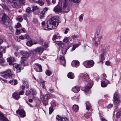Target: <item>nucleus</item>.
Listing matches in <instances>:
<instances>
[{
    "mask_svg": "<svg viewBox=\"0 0 121 121\" xmlns=\"http://www.w3.org/2000/svg\"><path fill=\"white\" fill-rule=\"evenodd\" d=\"M67 76L68 77L71 79H73L74 78V74L70 72L68 74Z\"/></svg>",
    "mask_w": 121,
    "mask_h": 121,
    "instance_id": "b1692460",
    "label": "nucleus"
},
{
    "mask_svg": "<svg viewBox=\"0 0 121 121\" xmlns=\"http://www.w3.org/2000/svg\"><path fill=\"white\" fill-rule=\"evenodd\" d=\"M113 106V105L112 104H109L108 105V108H112V107Z\"/></svg>",
    "mask_w": 121,
    "mask_h": 121,
    "instance_id": "0e129e2a",
    "label": "nucleus"
},
{
    "mask_svg": "<svg viewBox=\"0 0 121 121\" xmlns=\"http://www.w3.org/2000/svg\"><path fill=\"white\" fill-rule=\"evenodd\" d=\"M69 40L68 38L67 37H66L65 38V39L63 40V41L66 43H67L68 42Z\"/></svg>",
    "mask_w": 121,
    "mask_h": 121,
    "instance_id": "864d4df0",
    "label": "nucleus"
},
{
    "mask_svg": "<svg viewBox=\"0 0 121 121\" xmlns=\"http://www.w3.org/2000/svg\"><path fill=\"white\" fill-rule=\"evenodd\" d=\"M35 2L38 3L41 6L42 5L44 4L43 2L41 1V0H39L38 1H36Z\"/></svg>",
    "mask_w": 121,
    "mask_h": 121,
    "instance_id": "2f4dec72",
    "label": "nucleus"
},
{
    "mask_svg": "<svg viewBox=\"0 0 121 121\" xmlns=\"http://www.w3.org/2000/svg\"><path fill=\"white\" fill-rule=\"evenodd\" d=\"M60 37L59 35L57 33L56 35H54L52 38V40L53 41H55L56 39Z\"/></svg>",
    "mask_w": 121,
    "mask_h": 121,
    "instance_id": "bb28decb",
    "label": "nucleus"
},
{
    "mask_svg": "<svg viewBox=\"0 0 121 121\" xmlns=\"http://www.w3.org/2000/svg\"><path fill=\"white\" fill-rule=\"evenodd\" d=\"M8 62H9V64L10 65H12L14 62L15 60V59L13 57H9L7 59Z\"/></svg>",
    "mask_w": 121,
    "mask_h": 121,
    "instance_id": "4468645a",
    "label": "nucleus"
},
{
    "mask_svg": "<svg viewBox=\"0 0 121 121\" xmlns=\"http://www.w3.org/2000/svg\"><path fill=\"white\" fill-rule=\"evenodd\" d=\"M23 83L24 85L25 86L26 88L27 89L29 87L28 82L27 81H25Z\"/></svg>",
    "mask_w": 121,
    "mask_h": 121,
    "instance_id": "7c9ffc66",
    "label": "nucleus"
},
{
    "mask_svg": "<svg viewBox=\"0 0 121 121\" xmlns=\"http://www.w3.org/2000/svg\"><path fill=\"white\" fill-rule=\"evenodd\" d=\"M36 65L39 68V70H36L37 72H41L42 71V66L41 65L38 64H36Z\"/></svg>",
    "mask_w": 121,
    "mask_h": 121,
    "instance_id": "5701e85b",
    "label": "nucleus"
},
{
    "mask_svg": "<svg viewBox=\"0 0 121 121\" xmlns=\"http://www.w3.org/2000/svg\"><path fill=\"white\" fill-rule=\"evenodd\" d=\"M100 30L101 29L100 28H98L97 29L96 31V33L98 36V38H99L98 40V41L99 40V39L101 37V35H100Z\"/></svg>",
    "mask_w": 121,
    "mask_h": 121,
    "instance_id": "aec40b11",
    "label": "nucleus"
},
{
    "mask_svg": "<svg viewBox=\"0 0 121 121\" xmlns=\"http://www.w3.org/2000/svg\"><path fill=\"white\" fill-rule=\"evenodd\" d=\"M16 20L17 21L20 22H21L23 20V18L22 17H20V16H18L16 18Z\"/></svg>",
    "mask_w": 121,
    "mask_h": 121,
    "instance_id": "c03bdc74",
    "label": "nucleus"
},
{
    "mask_svg": "<svg viewBox=\"0 0 121 121\" xmlns=\"http://www.w3.org/2000/svg\"><path fill=\"white\" fill-rule=\"evenodd\" d=\"M100 119L101 121H107V120L103 117L100 118Z\"/></svg>",
    "mask_w": 121,
    "mask_h": 121,
    "instance_id": "69168bd1",
    "label": "nucleus"
},
{
    "mask_svg": "<svg viewBox=\"0 0 121 121\" xmlns=\"http://www.w3.org/2000/svg\"><path fill=\"white\" fill-rule=\"evenodd\" d=\"M78 46L79 44H77L73 45L71 51H72L75 50L76 48L78 47Z\"/></svg>",
    "mask_w": 121,
    "mask_h": 121,
    "instance_id": "c9c22d12",
    "label": "nucleus"
},
{
    "mask_svg": "<svg viewBox=\"0 0 121 121\" xmlns=\"http://www.w3.org/2000/svg\"><path fill=\"white\" fill-rule=\"evenodd\" d=\"M23 90H22L21 91L19 92V94L20 95H22L24 93V92Z\"/></svg>",
    "mask_w": 121,
    "mask_h": 121,
    "instance_id": "e2e57ef3",
    "label": "nucleus"
},
{
    "mask_svg": "<svg viewBox=\"0 0 121 121\" xmlns=\"http://www.w3.org/2000/svg\"><path fill=\"white\" fill-rule=\"evenodd\" d=\"M29 38V36L27 35H25L24 36L21 35L19 37V38L21 39H27Z\"/></svg>",
    "mask_w": 121,
    "mask_h": 121,
    "instance_id": "393cba45",
    "label": "nucleus"
},
{
    "mask_svg": "<svg viewBox=\"0 0 121 121\" xmlns=\"http://www.w3.org/2000/svg\"><path fill=\"white\" fill-rule=\"evenodd\" d=\"M62 117L59 116V115H57L56 116V118L58 121H61Z\"/></svg>",
    "mask_w": 121,
    "mask_h": 121,
    "instance_id": "49530a36",
    "label": "nucleus"
},
{
    "mask_svg": "<svg viewBox=\"0 0 121 121\" xmlns=\"http://www.w3.org/2000/svg\"><path fill=\"white\" fill-rule=\"evenodd\" d=\"M83 15H81L79 17V19H80L82 20L83 19Z\"/></svg>",
    "mask_w": 121,
    "mask_h": 121,
    "instance_id": "338daca9",
    "label": "nucleus"
},
{
    "mask_svg": "<svg viewBox=\"0 0 121 121\" xmlns=\"http://www.w3.org/2000/svg\"><path fill=\"white\" fill-rule=\"evenodd\" d=\"M69 0H59L58 4L54 8V11L57 13H62V6L63 5V11L65 13H67L69 11Z\"/></svg>",
    "mask_w": 121,
    "mask_h": 121,
    "instance_id": "f257e3e1",
    "label": "nucleus"
},
{
    "mask_svg": "<svg viewBox=\"0 0 121 121\" xmlns=\"http://www.w3.org/2000/svg\"><path fill=\"white\" fill-rule=\"evenodd\" d=\"M113 100L116 104H118L120 102L119 96L117 92H115L114 95Z\"/></svg>",
    "mask_w": 121,
    "mask_h": 121,
    "instance_id": "1a4fd4ad",
    "label": "nucleus"
},
{
    "mask_svg": "<svg viewBox=\"0 0 121 121\" xmlns=\"http://www.w3.org/2000/svg\"><path fill=\"white\" fill-rule=\"evenodd\" d=\"M101 85L102 87H105L107 86V84L106 83L105 81H103L101 83Z\"/></svg>",
    "mask_w": 121,
    "mask_h": 121,
    "instance_id": "c85d7f7f",
    "label": "nucleus"
},
{
    "mask_svg": "<svg viewBox=\"0 0 121 121\" xmlns=\"http://www.w3.org/2000/svg\"><path fill=\"white\" fill-rule=\"evenodd\" d=\"M20 53V56H22L21 57L20 63L21 64L24 66L28 65V62L27 60V59L29 56V53L26 52L22 51H21Z\"/></svg>",
    "mask_w": 121,
    "mask_h": 121,
    "instance_id": "7ed1b4c3",
    "label": "nucleus"
},
{
    "mask_svg": "<svg viewBox=\"0 0 121 121\" xmlns=\"http://www.w3.org/2000/svg\"><path fill=\"white\" fill-rule=\"evenodd\" d=\"M79 77H85L84 79L85 81H88L89 80V77L88 74H86L85 75H84L83 73H81L79 75Z\"/></svg>",
    "mask_w": 121,
    "mask_h": 121,
    "instance_id": "dca6fc26",
    "label": "nucleus"
},
{
    "mask_svg": "<svg viewBox=\"0 0 121 121\" xmlns=\"http://www.w3.org/2000/svg\"><path fill=\"white\" fill-rule=\"evenodd\" d=\"M4 59H0V63H4Z\"/></svg>",
    "mask_w": 121,
    "mask_h": 121,
    "instance_id": "774afa93",
    "label": "nucleus"
},
{
    "mask_svg": "<svg viewBox=\"0 0 121 121\" xmlns=\"http://www.w3.org/2000/svg\"><path fill=\"white\" fill-rule=\"evenodd\" d=\"M68 31H69V29L68 28H66L65 31L64 33L65 34H67L68 32Z\"/></svg>",
    "mask_w": 121,
    "mask_h": 121,
    "instance_id": "052dcab7",
    "label": "nucleus"
},
{
    "mask_svg": "<svg viewBox=\"0 0 121 121\" xmlns=\"http://www.w3.org/2000/svg\"><path fill=\"white\" fill-rule=\"evenodd\" d=\"M51 79L52 81H54L55 80V77L54 76H51Z\"/></svg>",
    "mask_w": 121,
    "mask_h": 121,
    "instance_id": "13d9d810",
    "label": "nucleus"
},
{
    "mask_svg": "<svg viewBox=\"0 0 121 121\" xmlns=\"http://www.w3.org/2000/svg\"><path fill=\"white\" fill-rule=\"evenodd\" d=\"M13 96L15 99H18L19 98L18 94L16 92H14L13 94Z\"/></svg>",
    "mask_w": 121,
    "mask_h": 121,
    "instance_id": "cd10ccee",
    "label": "nucleus"
},
{
    "mask_svg": "<svg viewBox=\"0 0 121 121\" xmlns=\"http://www.w3.org/2000/svg\"><path fill=\"white\" fill-rule=\"evenodd\" d=\"M43 47H40L37 48L33 51V53L34 54L41 55L44 51Z\"/></svg>",
    "mask_w": 121,
    "mask_h": 121,
    "instance_id": "39448f33",
    "label": "nucleus"
},
{
    "mask_svg": "<svg viewBox=\"0 0 121 121\" xmlns=\"http://www.w3.org/2000/svg\"><path fill=\"white\" fill-rule=\"evenodd\" d=\"M30 93V91L29 90H28L26 91V95H29Z\"/></svg>",
    "mask_w": 121,
    "mask_h": 121,
    "instance_id": "6e6d98bb",
    "label": "nucleus"
},
{
    "mask_svg": "<svg viewBox=\"0 0 121 121\" xmlns=\"http://www.w3.org/2000/svg\"><path fill=\"white\" fill-rule=\"evenodd\" d=\"M61 63L63 65V66H65V60H63L60 61Z\"/></svg>",
    "mask_w": 121,
    "mask_h": 121,
    "instance_id": "de8ad7c7",
    "label": "nucleus"
},
{
    "mask_svg": "<svg viewBox=\"0 0 121 121\" xmlns=\"http://www.w3.org/2000/svg\"><path fill=\"white\" fill-rule=\"evenodd\" d=\"M79 107L78 105L74 104L73 106L72 109L75 112H77L78 111Z\"/></svg>",
    "mask_w": 121,
    "mask_h": 121,
    "instance_id": "412c9836",
    "label": "nucleus"
},
{
    "mask_svg": "<svg viewBox=\"0 0 121 121\" xmlns=\"http://www.w3.org/2000/svg\"><path fill=\"white\" fill-rule=\"evenodd\" d=\"M121 115V112L120 111L117 113L116 116L117 117L119 118Z\"/></svg>",
    "mask_w": 121,
    "mask_h": 121,
    "instance_id": "a18cd8bd",
    "label": "nucleus"
},
{
    "mask_svg": "<svg viewBox=\"0 0 121 121\" xmlns=\"http://www.w3.org/2000/svg\"><path fill=\"white\" fill-rule=\"evenodd\" d=\"M61 121H69V120L66 117H62Z\"/></svg>",
    "mask_w": 121,
    "mask_h": 121,
    "instance_id": "3c124183",
    "label": "nucleus"
},
{
    "mask_svg": "<svg viewBox=\"0 0 121 121\" xmlns=\"http://www.w3.org/2000/svg\"><path fill=\"white\" fill-rule=\"evenodd\" d=\"M14 78L13 79H12V80H10L9 81V82L10 83H12L11 84L13 85H16L17 84V81L16 80L14 79Z\"/></svg>",
    "mask_w": 121,
    "mask_h": 121,
    "instance_id": "a878e982",
    "label": "nucleus"
},
{
    "mask_svg": "<svg viewBox=\"0 0 121 121\" xmlns=\"http://www.w3.org/2000/svg\"><path fill=\"white\" fill-rule=\"evenodd\" d=\"M33 9L32 10L34 11L35 10L38 9H39V7L36 6H33L32 7Z\"/></svg>",
    "mask_w": 121,
    "mask_h": 121,
    "instance_id": "58836bf2",
    "label": "nucleus"
},
{
    "mask_svg": "<svg viewBox=\"0 0 121 121\" xmlns=\"http://www.w3.org/2000/svg\"><path fill=\"white\" fill-rule=\"evenodd\" d=\"M18 112L21 117H24L25 116V112L23 110L21 109L17 110L16 111L17 113Z\"/></svg>",
    "mask_w": 121,
    "mask_h": 121,
    "instance_id": "ddd939ff",
    "label": "nucleus"
},
{
    "mask_svg": "<svg viewBox=\"0 0 121 121\" xmlns=\"http://www.w3.org/2000/svg\"><path fill=\"white\" fill-rule=\"evenodd\" d=\"M21 30H18L17 29L16 30V35H19L21 33Z\"/></svg>",
    "mask_w": 121,
    "mask_h": 121,
    "instance_id": "603ef678",
    "label": "nucleus"
},
{
    "mask_svg": "<svg viewBox=\"0 0 121 121\" xmlns=\"http://www.w3.org/2000/svg\"><path fill=\"white\" fill-rule=\"evenodd\" d=\"M21 26V25L20 23L18 22L17 23V24L15 25L14 27L15 28H18L20 27Z\"/></svg>",
    "mask_w": 121,
    "mask_h": 121,
    "instance_id": "f704fd0d",
    "label": "nucleus"
},
{
    "mask_svg": "<svg viewBox=\"0 0 121 121\" xmlns=\"http://www.w3.org/2000/svg\"><path fill=\"white\" fill-rule=\"evenodd\" d=\"M26 11L28 13H30L31 11V10L30 7H28L26 10Z\"/></svg>",
    "mask_w": 121,
    "mask_h": 121,
    "instance_id": "09e8293b",
    "label": "nucleus"
},
{
    "mask_svg": "<svg viewBox=\"0 0 121 121\" xmlns=\"http://www.w3.org/2000/svg\"><path fill=\"white\" fill-rule=\"evenodd\" d=\"M58 17L57 16H54L52 17L47 22V28L49 30L55 29L57 25L56 23L58 21Z\"/></svg>",
    "mask_w": 121,
    "mask_h": 121,
    "instance_id": "f03ea898",
    "label": "nucleus"
},
{
    "mask_svg": "<svg viewBox=\"0 0 121 121\" xmlns=\"http://www.w3.org/2000/svg\"><path fill=\"white\" fill-rule=\"evenodd\" d=\"M81 0H71L72 2L73 3H78Z\"/></svg>",
    "mask_w": 121,
    "mask_h": 121,
    "instance_id": "8fccbe9b",
    "label": "nucleus"
},
{
    "mask_svg": "<svg viewBox=\"0 0 121 121\" xmlns=\"http://www.w3.org/2000/svg\"><path fill=\"white\" fill-rule=\"evenodd\" d=\"M80 87L77 86L73 87L72 89V91L74 92L77 93L80 91Z\"/></svg>",
    "mask_w": 121,
    "mask_h": 121,
    "instance_id": "2eb2a0df",
    "label": "nucleus"
},
{
    "mask_svg": "<svg viewBox=\"0 0 121 121\" xmlns=\"http://www.w3.org/2000/svg\"><path fill=\"white\" fill-rule=\"evenodd\" d=\"M71 37L73 39H74L78 38V36L77 35H74L72 36Z\"/></svg>",
    "mask_w": 121,
    "mask_h": 121,
    "instance_id": "bf43d9fd",
    "label": "nucleus"
},
{
    "mask_svg": "<svg viewBox=\"0 0 121 121\" xmlns=\"http://www.w3.org/2000/svg\"><path fill=\"white\" fill-rule=\"evenodd\" d=\"M69 48H70V46H68L66 48V50L64 52L63 51H62V52L63 54H64V55L65 54H66V52H67V50L69 49Z\"/></svg>",
    "mask_w": 121,
    "mask_h": 121,
    "instance_id": "37998d69",
    "label": "nucleus"
},
{
    "mask_svg": "<svg viewBox=\"0 0 121 121\" xmlns=\"http://www.w3.org/2000/svg\"><path fill=\"white\" fill-rule=\"evenodd\" d=\"M41 86L42 87L43 90L46 91L47 90V89L46 88L45 84L44 83H41Z\"/></svg>",
    "mask_w": 121,
    "mask_h": 121,
    "instance_id": "4c0bfd02",
    "label": "nucleus"
},
{
    "mask_svg": "<svg viewBox=\"0 0 121 121\" xmlns=\"http://www.w3.org/2000/svg\"><path fill=\"white\" fill-rule=\"evenodd\" d=\"M74 63L75 65L78 66L79 65V62L78 60H75L74 61Z\"/></svg>",
    "mask_w": 121,
    "mask_h": 121,
    "instance_id": "79ce46f5",
    "label": "nucleus"
},
{
    "mask_svg": "<svg viewBox=\"0 0 121 121\" xmlns=\"http://www.w3.org/2000/svg\"><path fill=\"white\" fill-rule=\"evenodd\" d=\"M53 107L51 106L49 108V111L50 114H51L53 111Z\"/></svg>",
    "mask_w": 121,
    "mask_h": 121,
    "instance_id": "ea45409f",
    "label": "nucleus"
},
{
    "mask_svg": "<svg viewBox=\"0 0 121 121\" xmlns=\"http://www.w3.org/2000/svg\"><path fill=\"white\" fill-rule=\"evenodd\" d=\"M12 65H13V67L16 68L17 69L19 67V64L16 63H13V64Z\"/></svg>",
    "mask_w": 121,
    "mask_h": 121,
    "instance_id": "a19ab883",
    "label": "nucleus"
},
{
    "mask_svg": "<svg viewBox=\"0 0 121 121\" xmlns=\"http://www.w3.org/2000/svg\"><path fill=\"white\" fill-rule=\"evenodd\" d=\"M7 1L10 2H13V3L14 7H16V6H18L20 5V3L19 0H6Z\"/></svg>",
    "mask_w": 121,
    "mask_h": 121,
    "instance_id": "f8f14e48",
    "label": "nucleus"
},
{
    "mask_svg": "<svg viewBox=\"0 0 121 121\" xmlns=\"http://www.w3.org/2000/svg\"><path fill=\"white\" fill-rule=\"evenodd\" d=\"M104 55V53H103L99 55V59L100 61L99 62H102V63H103V61L105 59Z\"/></svg>",
    "mask_w": 121,
    "mask_h": 121,
    "instance_id": "4be33fe9",
    "label": "nucleus"
},
{
    "mask_svg": "<svg viewBox=\"0 0 121 121\" xmlns=\"http://www.w3.org/2000/svg\"><path fill=\"white\" fill-rule=\"evenodd\" d=\"M90 106H91V105L89 102L86 103V108L87 110H89L90 108Z\"/></svg>",
    "mask_w": 121,
    "mask_h": 121,
    "instance_id": "473e14b6",
    "label": "nucleus"
},
{
    "mask_svg": "<svg viewBox=\"0 0 121 121\" xmlns=\"http://www.w3.org/2000/svg\"><path fill=\"white\" fill-rule=\"evenodd\" d=\"M18 69H17V73H19L21 72V69L20 68H19V67L18 68Z\"/></svg>",
    "mask_w": 121,
    "mask_h": 121,
    "instance_id": "680f3d73",
    "label": "nucleus"
},
{
    "mask_svg": "<svg viewBox=\"0 0 121 121\" xmlns=\"http://www.w3.org/2000/svg\"><path fill=\"white\" fill-rule=\"evenodd\" d=\"M27 16L26 14H24L23 15V17L24 19L26 20H27Z\"/></svg>",
    "mask_w": 121,
    "mask_h": 121,
    "instance_id": "5fc2aeb1",
    "label": "nucleus"
},
{
    "mask_svg": "<svg viewBox=\"0 0 121 121\" xmlns=\"http://www.w3.org/2000/svg\"><path fill=\"white\" fill-rule=\"evenodd\" d=\"M48 10V9L46 8H44L43 11L41 12L39 15L41 19H42L44 17L46 12Z\"/></svg>",
    "mask_w": 121,
    "mask_h": 121,
    "instance_id": "9d476101",
    "label": "nucleus"
},
{
    "mask_svg": "<svg viewBox=\"0 0 121 121\" xmlns=\"http://www.w3.org/2000/svg\"><path fill=\"white\" fill-rule=\"evenodd\" d=\"M0 120H2V121H9L6 117L4 116L3 114L0 112Z\"/></svg>",
    "mask_w": 121,
    "mask_h": 121,
    "instance_id": "a211bd4d",
    "label": "nucleus"
},
{
    "mask_svg": "<svg viewBox=\"0 0 121 121\" xmlns=\"http://www.w3.org/2000/svg\"><path fill=\"white\" fill-rule=\"evenodd\" d=\"M45 73L46 75L48 76L50 75L52 73L48 70H47L46 71Z\"/></svg>",
    "mask_w": 121,
    "mask_h": 121,
    "instance_id": "72a5a7b5",
    "label": "nucleus"
},
{
    "mask_svg": "<svg viewBox=\"0 0 121 121\" xmlns=\"http://www.w3.org/2000/svg\"><path fill=\"white\" fill-rule=\"evenodd\" d=\"M86 64V65L84 64V66L87 68H90L92 67L94 64V62L93 60H88V61L84 62L83 64Z\"/></svg>",
    "mask_w": 121,
    "mask_h": 121,
    "instance_id": "6e6552de",
    "label": "nucleus"
},
{
    "mask_svg": "<svg viewBox=\"0 0 121 121\" xmlns=\"http://www.w3.org/2000/svg\"><path fill=\"white\" fill-rule=\"evenodd\" d=\"M6 20V16L5 15H3L2 17L1 22L5 27H7L9 23Z\"/></svg>",
    "mask_w": 121,
    "mask_h": 121,
    "instance_id": "0eeeda50",
    "label": "nucleus"
},
{
    "mask_svg": "<svg viewBox=\"0 0 121 121\" xmlns=\"http://www.w3.org/2000/svg\"><path fill=\"white\" fill-rule=\"evenodd\" d=\"M50 95L48 94L43 95L41 98V100L43 104L46 106L48 104L47 100L49 98Z\"/></svg>",
    "mask_w": 121,
    "mask_h": 121,
    "instance_id": "423d86ee",
    "label": "nucleus"
},
{
    "mask_svg": "<svg viewBox=\"0 0 121 121\" xmlns=\"http://www.w3.org/2000/svg\"><path fill=\"white\" fill-rule=\"evenodd\" d=\"M0 5L4 9L6 10H9V9L7 6L6 5H5L3 4H0Z\"/></svg>",
    "mask_w": 121,
    "mask_h": 121,
    "instance_id": "e433bc0d",
    "label": "nucleus"
},
{
    "mask_svg": "<svg viewBox=\"0 0 121 121\" xmlns=\"http://www.w3.org/2000/svg\"><path fill=\"white\" fill-rule=\"evenodd\" d=\"M60 61L63 60H65L64 57L63 56H62L61 55L60 56Z\"/></svg>",
    "mask_w": 121,
    "mask_h": 121,
    "instance_id": "4d7b16f0",
    "label": "nucleus"
},
{
    "mask_svg": "<svg viewBox=\"0 0 121 121\" xmlns=\"http://www.w3.org/2000/svg\"><path fill=\"white\" fill-rule=\"evenodd\" d=\"M37 43V42H34L31 38H29L26 43V44L29 46H31L33 44H36Z\"/></svg>",
    "mask_w": 121,
    "mask_h": 121,
    "instance_id": "9b49d317",
    "label": "nucleus"
},
{
    "mask_svg": "<svg viewBox=\"0 0 121 121\" xmlns=\"http://www.w3.org/2000/svg\"><path fill=\"white\" fill-rule=\"evenodd\" d=\"M92 86L91 84H88L87 86L84 88V91L87 93L88 91L91 88Z\"/></svg>",
    "mask_w": 121,
    "mask_h": 121,
    "instance_id": "f3484780",
    "label": "nucleus"
},
{
    "mask_svg": "<svg viewBox=\"0 0 121 121\" xmlns=\"http://www.w3.org/2000/svg\"><path fill=\"white\" fill-rule=\"evenodd\" d=\"M1 76L3 77H5L7 76L10 79H13L14 77L13 74L11 73V72L9 69H8L5 72L1 73Z\"/></svg>",
    "mask_w": 121,
    "mask_h": 121,
    "instance_id": "20e7f679",
    "label": "nucleus"
},
{
    "mask_svg": "<svg viewBox=\"0 0 121 121\" xmlns=\"http://www.w3.org/2000/svg\"><path fill=\"white\" fill-rule=\"evenodd\" d=\"M9 24L8 25V26L7 27H6V28H9V30H10V32H9V33L10 34H11L12 33L13 30V29L12 27V26H9Z\"/></svg>",
    "mask_w": 121,
    "mask_h": 121,
    "instance_id": "c756f323",
    "label": "nucleus"
},
{
    "mask_svg": "<svg viewBox=\"0 0 121 121\" xmlns=\"http://www.w3.org/2000/svg\"><path fill=\"white\" fill-rule=\"evenodd\" d=\"M55 43H56L59 46H60L62 48H63L65 45L64 43L62 41H56L55 42Z\"/></svg>",
    "mask_w": 121,
    "mask_h": 121,
    "instance_id": "6ab92c4d",
    "label": "nucleus"
}]
</instances>
